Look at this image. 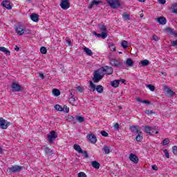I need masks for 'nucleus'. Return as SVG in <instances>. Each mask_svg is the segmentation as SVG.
Here are the masks:
<instances>
[{"instance_id": "nucleus-1", "label": "nucleus", "mask_w": 177, "mask_h": 177, "mask_svg": "<svg viewBox=\"0 0 177 177\" xmlns=\"http://www.w3.org/2000/svg\"><path fill=\"white\" fill-rule=\"evenodd\" d=\"M90 84V91H92L93 92H95V91H97V92L98 93H103V91H104V88H103V86L100 84L99 85H95V84H93V82L92 81L89 82Z\"/></svg>"}, {"instance_id": "nucleus-2", "label": "nucleus", "mask_w": 177, "mask_h": 177, "mask_svg": "<svg viewBox=\"0 0 177 177\" xmlns=\"http://www.w3.org/2000/svg\"><path fill=\"white\" fill-rule=\"evenodd\" d=\"M99 71L100 74H103V75H105L106 74L107 75H111L113 74L114 70H113V68L109 66H105L103 67H101L99 68Z\"/></svg>"}, {"instance_id": "nucleus-3", "label": "nucleus", "mask_w": 177, "mask_h": 177, "mask_svg": "<svg viewBox=\"0 0 177 177\" xmlns=\"http://www.w3.org/2000/svg\"><path fill=\"white\" fill-rule=\"evenodd\" d=\"M107 3L111 9H118L121 6L120 0H107Z\"/></svg>"}, {"instance_id": "nucleus-4", "label": "nucleus", "mask_w": 177, "mask_h": 177, "mask_svg": "<svg viewBox=\"0 0 177 177\" xmlns=\"http://www.w3.org/2000/svg\"><path fill=\"white\" fill-rule=\"evenodd\" d=\"M23 169V167L19 165L12 166L8 167V174H16V172H20Z\"/></svg>"}, {"instance_id": "nucleus-5", "label": "nucleus", "mask_w": 177, "mask_h": 177, "mask_svg": "<svg viewBox=\"0 0 177 177\" xmlns=\"http://www.w3.org/2000/svg\"><path fill=\"white\" fill-rule=\"evenodd\" d=\"M93 75V81L95 83L99 82L104 77L103 73H100L99 69L94 73Z\"/></svg>"}, {"instance_id": "nucleus-6", "label": "nucleus", "mask_w": 177, "mask_h": 177, "mask_svg": "<svg viewBox=\"0 0 177 177\" xmlns=\"http://www.w3.org/2000/svg\"><path fill=\"white\" fill-rule=\"evenodd\" d=\"M49 143H53L55 139L57 138V133L55 131H52L47 136Z\"/></svg>"}, {"instance_id": "nucleus-7", "label": "nucleus", "mask_w": 177, "mask_h": 177, "mask_svg": "<svg viewBox=\"0 0 177 177\" xmlns=\"http://www.w3.org/2000/svg\"><path fill=\"white\" fill-rule=\"evenodd\" d=\"M10 125V122L3 119V118H0V128L1 129H8V127H9Z\"/></svg>"}, {"instance_id": "nucleus-8", "label": "nucleus", "mask_w": 177, "mask_h": 177, "mask_svg": "<svg viewBox=\"0 0 177 177\" xmlns=\"http://www.w3.org/2000/svg\"><path fill=\"white\" fill-rule=\"evenodd\" d=\"M110 64L113 67H121L122 66V62H121V59H111Z\"/></svg>"}, {"instance_id": "nucleus-9", "label": "nucleus", "mask_w": 177, "mask_h": 177, "mask_svg": "<svg viewBox=\"0 0 177 177\" xmlns=\"http://www.w3.org/2000/svg\"><path fill=\"white\" fill-rule=\"evenodd\" d=\"M165 95L168 97H172L174 96H175V92H174V91H172L169 87H168L167 86H165Z\"/></svg>"}, {"instance_id": "nucleus-10", "label": "nucleus", "mask_w": 177, "mask_h": 177, "mask_svg": "<svg viewBox=\"0 0 177 177\" xmlns=\"http://www.w3.org/2000/svg\"><path fill=\"white\" fill-rule=\"evenodd\" d=\"M26 31V28H24L22 25H18L15 28V32L18 35H23L24 32Z\"/></svg>"}, {"instance_id": "nucleus-11", "label": "nucleus", "mask_w": 177, "mask_h": 177, "mask_svg": "<svg viewBox=\"0 0 177 177\" xmlns=\"http://www.w3.org/2000/svg\"><path fill=\"white\" fill-rule=\"evenodd\" d=\"M60 6L64 10H67L70 8V2L68 0H61Z\"/></svg>"}, {"instance_id": "nucleus-12", "label": "nucleus", "mask_w": 177, "mask_h": 177, "mask_svg": "<svg viewBox=\"0 0 177 177\" xmlns=\"http://www.w3.org/2000/svg\"><path fill=\"white\" fill-rule=\"evenodd\" d=\"M11 88L12 92H20L21 91V86L16 82H12Z\"/></svg>"}, {"instance_id": "nucleus-13", "label": "nucleus", "mask_w": 177, "mask_h": 177, "mask_svg": "<svg viewBox=\"0 0 177 177\" xmlns=\"http://www.w3.org/2000/svg\"><path fill=\"white\" fill-rule=\"evenodd\" d=\"M129 158L130 161L134 162V164H138V162H139V158H138V156L136 154L130 153Z\"/></svg>"}, {"instance_id": "nucleus-14", "label": "nucleus", "mask_w": 177, "mask_h": 177, "mask_svg": "<svg viewBox=\"0 0 177 177\" xmlns=\"http://www.w3.org/2000/svg\"><path fill=\"white\" fill-rule=\"evenodd\" d=\"M87 139L91 142V143H93L95 145L96 142H97V139L96 138V136L95 134L91 133L87 136Z\"/></svg>"}, {"instance_id": "nucleus-15", "label": "nucleus", "mask_w": 177, "mask_h": 177, "mask_svg": "<svg viewBox=\"0 0 177 177\" xmlns=\"http://www.w3.org/2000/svg\"><path fill=\"white\" fill-rule=\"evenodd\" d=\"M1 6L3 8H6L8 10H10L12 9V6L10 5V1L8 0L3 1L1 3Z\"/></svg>"}, {"instance_id": "nucleus-16", "label": "nucleus", "mask_w": 177, "mask_h": 177, "mask_svg": "<svg viewBox=\"0 0 177 177\" xmlns=\"http://www.w3.org/2000/svg\"><path fill=\"white\" fill-rule=\"evenodd\" d=\"M41 149L47 156H52V154H53V151L45 145L41 147Z\"/></svg>"}, {"instance_id": "nucleus-17", "label": "nucleus", "mask_w": 177, "mask_h": 177, "mask_svg": "<svg viewBox=\"0 0 177 177\" xmlns=\"http://www.w3.org/2000/svg\"><path fill=\"white\" fill-rule=\"evenodd\" d=\"M156 21L162 26L167 24V19L165 17H160L156 19Z\"/></svg>"}, {"instance_id": "nucleus-18", "label": "nucleus", "mask_w": 177, "mask_h": 177, "mask_svg": "<svg viewBox=\"0 0 177 177\" xmlns=\"http://www.w3.org/2000/svg\"><path fill=\"white\" fill-rule=\"evenodd\" d=\"M153 129H154V128H153L152 127H149V126H146L144 128V131L145 132V133H148V135L151 136V132H154L153 131Z\"/></svg>"}, {"instance_id": "nucleus-19", "label": "nucleus", "mask_w": 177, "mask_h": 177, "mask_svg": "<svg viewBox=\"0 0 177 177\" xmlns=\"http://www.w3.org/2000/svg\"><path fill=\"white\" fill-rule=\"evenodd\" d=\"M30 19L32 21H35V23H37L38 20H39V15L36 13H32L30 15Z\"/></svg>"}, {"instance_id": "nucleus-20", "label": "nucleus", "mask_w": 177, "mask_h": 177, "mask_svg": "<svg viewBox=\"0 0 177 177\" xmlns=\"http://www.w3.org/2000/svg\"><path fill=\"white\" fill-rule=\"evenodd\" d=\"M68 121H69V122H72V124H77V115L75 117L73 115H68Z\"/></svg>"}, {"instance_id": "nucleus-21", "label": "nucleus", "mask_w": 177, "mask_h": 177, "mask_svg": "<svg viewBox=\"0 0 177 177\" xmlns=\"http://www.w3.org/2000/svg\"><path fill=\"white\" fill-rule=\"evenodd\" d=\"M124 64H126L127 67H132L134 64V62L133 60H132V59L128 58L127 61L124 62Z\"/></svg>"}, {"instance_id": "nucleus-22", "label": "nucleus", "mask_w": 177, "mask_h": 177, "mask_svg": "<svg viewBox=\"0 0 177 177\" xmlns=\"http://www.w3.org/2000/svg\"><path fill=\"white\" fill-rule=\"evenodd\" d=\"M166 32H169V34H171V35H174L177 38V32L176 31H174L172 28H167L165 29Z\"/></svg>"}, {"instance_id": "nucleus-23", "label": "nucleus", "mask_w": 177, "mask_h": 177, "mask_svg": "<svg viewBox=\"0 0 177 177\" xmlns=\"http://www.w3.org/2000/svg\"><path fill=\"white\" fill-rule=\"evenodd\" d=\"M100 3H102V1L93 0V1L91 2V3L89 4V6H88V9H92V6H93L94 5H95V6H97V5H100Z\"/></svg>"}, {"instance_id": "nucleus-24", "label": "nucleus", "mask_w": 177, "mask_h": 177, "mask_svg": "<svg viewBox=\"0 0 177 177\" xmlns=\"http://www.w3.org/2000/svg\"><path fill=\"white\" fill-rule=\"evenodd\" d=\"M130 131H131V132H133L134 133H139V132H140V130H139V129H138V126H131L129 127Z\"/></svg>"}, {"instance_id": "nucleus-25", "label": "nucleus", "mask_w": 177, "mask_h": 177, "mask_svg": "<svg viewBox=\"0 0 177 177\" xmlns=\"http://www.w3.org/2000/svg\"><path fill=\"white\" fill-rule=\"evenodd\" d=\"M111 86H113V88H118L119 85H120V80H113L111 82Z\"/></svg>"}, {"instance_id": "nucleus-26", "label": "nucleus", "mask_w": 177, "mask_h": 177, "mask_svg": "<svg viewBox=\"0 0 177 177\" xmlns=\"http://www.w3.org/2000/svg\"><path fill=\"white\" fill-rule=\"evenodd\" d=\"M91 165L93 168H95V169H99L100 168V163L97 161H92Z\"/></svg>"}, {"instance_id": "nucleus-27", "label": "nucleus", "mask_w": 177, "mask_h": 177, "mask_svg": "<svg viewBox=\"0 0 177 177\" xmlns=\"http://www.w3.org/2000/svg\"><path fill=\"white\" fill-rule=\"evenodd\" d=\"M136 140L138 142H142V140H143V133H142V131L138 133Z\"/></svg>"}, {"instance_id": "nucleus-28", "label": "nucleus", "mask_w": 177, "mask_h": 177, "mask_svg": "<svg viewBox=\"0 0 177 177\" xmlns=\"http://www.w3.org/2000/svg\"><path fill=\"white\" fill-rule=\"evenodd\" d=\"M99 30L101 32H107V28L104 25L100 24L98 25Z\"/></svg>"}, {"instance_id": "nucleus-29", "label": "nucleus", "mask_w": 177, "mask_h": 177, "mask_svg": "<svg viewBox=\"0 0 177 177\" xmlns=\"http://www.w3.org/2000/svg\"><path fill=\"white\" fill-rule=\"evenodd\" d=\"M102 151H104V154H110V153H111V151H110V147H109L107 145L104 146L102 148Z\"/></svg>"}, {"instance_id": "nucleus-30", "label": "nucleus", "mask_w": 177, "mask_h": 177, "mask_svg": "<svg viewBox=\"0 0 177 177\" xmlns=\"http://www.w3.org/2000/svg\"><path fill=\"white\" fill-rule=\"evenodd\" d=\"M73 149L74 150H75L76 151H78L79 153H82V149L81 148V146L75 144L73 145Z\"/></svg>"}, {"instance_id": "nucleus-31", "label": "nucleus", "mask_w": 177, "mask_h": 177, "mask_svg": "<svg viewBox=\"0 0 177 177\" xmlns=\"http://www.w3.org/2000/svg\"><path fill=\"white\" fill-rule=\"evenodd\" d=\"M108 34L107 32H102L101 34H97V37L98 38H102V39H106V37H107Z\"/></svg>"}, {"instance_id": "nucleus-32", "label": "nucleus", "mask_w": 177, "mask_h": 177, "mask_svg": "<svg viewBox=\"0 0 177 177\" xmlns=\"http://www.w3.org/2000/svg\"><path fill=\"white\" fill-rule=\"evenodd\" d=\"M53 95H54V96H56L57 97V96H60V90L57 88L53 89Z\"/></svg>"}, {"instance_id": "nucleus-33", "label": "nucleus", "mask_w": 177, "mask_h": 177, "mask_svg": "<svg viewBox=\"0 0 177 177\" xmlns=\"http://www.w3.org/2000/svg\"><path fill=\"white\" fill-rule=\"evenodd\" d=\"M84 50L86 53V55H88V56H92V55H93L92 50L86 47L84 48Z\"/></svg>"}, {"instance_id": "nucleus-34", "label": "nucleus", "mask_w": 177, "mask_h": 177, "mask_svg": "<svg viewBox=\"0 0 177 177\" xmlns=\"http://www.w3.org/2000/svg\"><path fill=\"white\" fill-rule=\"evenodd\" d=\"M84 122L85 121V118L80 115H76V122Z\"/></svg>"}, {"instance_id": "nucleus-35", "label": "nucleus", "mask_w": 177, "mask_h": 177, "mask_svg": "<svg viewBox=\"0 0 177 177\" xmlns=\"http://www.w3.org/2000/svg\"><path fill=\"white\" fill-rule=\"evenodd\" d=\"M171 9L172 10V13H175L176 15H177V3H175L174 4H173L171 6Z\"/></svg>"}, {"instance_id": "nucleus-36", "label": "nucleus", "mask_w": 177, "mask_h": 177, "mask_svg": "<svg viewBox=\"0 0 177 177\" xmlns=\"http://www.w3.org/2000/svg\"><path fill=\"white\" fill-rule=\"evenodd\" d=\"M137 102H139L140 103H145V104H150V101L149 100H142L140 97H136Z\"/></svg>"}, {"instance_id": "nucleus-37", "label": "nucleus", "mask_w": 177, "mask_h": 177, "mask_svg": "<svg viewBox=\"0 0 177 177\" xmlns=\"http://www.w3.org/2000/svg\"><path fill=\"white\" fill-rule=\"evenodd\" d=\"M0 50L1 52H3L4 53H6V55H10V51H9V50H8L5 47H0Z\"/></svg>"}, {"instance_id": "nucleus-38", "label": "nucleus", "mask_w": 177, "mask_h": 177, "mask_svg": "<svg viewBox=\"0 0 177 177\" xmlns=\"http://www.w3.org/2000/svg\"><path fill=\"white\" fill-rule=\"evenodd\" d=\"M71 97L69 98V103L71 104H74L75 103V97L73 95V93H71Z\"/></svg>"}, {"instance_id": "nucleus-39", "label": "nucleus", "mask_w": 177, "mask_h": 177, "mask_svg": "<svg viewBox=\"0 0 177 177\" xmlns=\"http://www.w3.org/2000/svg\"><path fill=\"white\" fill-rule=\"evenodd\" d=\"M140 63L142 67H146V66H149V62L147 59H145V60H142Z\"/></svg>"}, {"instance_id": "nucleus-40", "label": "nucleus", "mask_w": 177, "mask_h": 177, "mask_svg": "<svg viewBox=\"0 0 177 177\" xmlns=\"http://www.w3.org/2000/svg\"><path fill=\"white\" fill-rule=\"evenodd\" d=\"M122 17L123 19H124V20H131V16L129 15V14H127V12H124L122 15Z\"/></svg>"}, {"instance_id": "nucleus-41", "label": "nucleus", "mask_w": 177, "mask_h": 177, "mask_svg": "<svg viewBox=\"0 0 177 177\" xmlns=\"http://www.w3.org/2000/svg\"><path fill=\"white\" fill-rule=\"evenodd\" d=\"M40 52L41 53H42V55H46L47 52H48V49L46 48V47L42 46L40 48Z\"/></svg>"}, {"instance_id": "nucleus-42", "label": "nucleus", "mask_w": 177, "mask_h": 177, "mask_svg": "<svg viewBox=\"0 0 177 177\" xmlns=\"http://www.w3.org/2000/svg\"><path fill=\"white\" fill-rule=\"evenodd\" d=\"M54 109L57 110V111H63V107L59 104L55 105Z\"/></svg>"}, {"instance_id": "nucleus-43", "label": "nucleus", "mask_w": 177, "mask_h": 177, "mask_svg": "<svg viewBox=\"0 0 177 177\" xmlns=\"http://www.w3.org/2000/svg\"><path fill=\"white\" fill-rule=\"evenodd\" d=\"M147 88H149L151 91V92H154L156 91V87L153 84H146Z\"/></svg>"}, {"instance_id": "nucleus-44", "label": "nucleus", "mask_w": 177, "mask_h": 177, "mask_svg": "<svg viewBox=\"0 0 177 177\" xmlns=\"http://www.w3.org/2000/svg\"><path fill=\"white\" fill-rule=\"evenodd\" d=\"M62 111L64 113H69L70 112V108L67 106V105H64L62 108Z\"/></svg>"}, {"instance_id": "nucleus-45", "label": "nucleus", "mask_w": 177, "mask_h": 177, "mask_svg": "<svg viewBox=\"0 0 177 177\" xmlns=\"http://www.w3.org/2000/svg\"><path fill=\"white\" fill-rule=\"evenodd\" d=\"M121 45L124 49H127V48H128V41L124 40L122 41Z\"/></svg>"}, {"instance_id": "nucleus-46", "label": "nucleus", "mask_w": 177, "mask_h": 177, "mask_svg": "<svg viewBox=\"0 0 177 177\" xmlns=\"http://www.w3.org/2000/svg\"><path fill=\"white\" fill-rule=\"evenodd\" d=\"M109 48L112 52H115V46L113 43L109 44Z\"/></svg>"}, {"instance_id": "nucleus-47", "label": "nucleus", "mask_w": 177, "mask_h": 177, "mask_svg": "<svg viewBox=\"0 0 177 177\" xmlns=\"http://www.w3.org/2000/svg\"><path fill=\"white\" fill-rule=\"evenodd\" d=\"M167 145H169V138H165L162 141V145L163 146H167Z\"/></svg>"}, {"instance_id": "nucleus-48", "label": "nucleus", "mask_w": 177, "mask_h": 177, "mask_svg": "<svg viewBox=\"0 0 177 177\" xmlns=\"http://www.w3.org/2000/svg\"><path fill=\"white\" fill-rule=\"evenodd\" d=\"M80 153L83 154L85 158H88L89 157V154H88V152L86 151H82V152H80Z\"/></svg>"}, {"instance_id": "nucleus-49", "label": "nucleus", "mask_w": 177, "mask_h": 177, "mask_svg": "<svg viewBox=\"0 0 177 177\" xmlns=\"http://www.w3.org/2000/svg\"><path fill=\"white\" fill-rule=\"evenodd\" d=\"M101 135L102 136H104L105 138H107V136H109V133H107V131H102Z\"/></svg>"}, {"instance_id": "nucleus-50", "label": "nucleus", "mask_w": 177, "mask_h": 177, "mask_svg": "<svg viewBox=\"0 0 177 177\" xmlns=\"http://www.w3.org/2000/svg\"><path fill=\"white\" fill-rule=\"evenodd\" d=\"M145 114H147L148 115H151V114H154V112L151 110H146Z\"/></svg>"}, {"instance_id": "nucleus-51", "label": "nucleus", "mask_w": 177, "mask_h": 177, "mask_svg": "<svg viewBox=\"0 0 177 177\" xmlns=\"http://www.w3.org/2000/svg\"><path fill=\"white\" fill-rule=\"evenodd\" d=\"M163 152L165 154L166 158H169V153L168 152V150L164 149Z\"/></svg>"}, {"instance_id": "nucleus-52", "label": "nucleus", "mask_w": 177, "mask_h": 177, "mask_svg": "<svg viewBox=\"0 0 177 177\" xmlns=\"http://www.w3.org/2000/svg\"><path fill=\"white\" fill-rule=\"evenodd\" d=\"M78 177H87V176H86V174L85 173H84V172H80V173L78 174Z\"/></svg>"}, {"instance_id": "nucleus-53", "label": "nucleus", "mask_w": 177, "mask_h": 177, "mask_svg": "<svg viewBox=\"0 0 177 177\" xmlns=\"http://www.w3.org/2000/svg\"><path fill=\"white\" fill-rule=\"evenodd\" d=\"M174 154H177V146H174L172 147Z\"/></svg>"}, {"instance_id": "nucleus-54", "label": "nucleus", "mask_w": 177, "mask_h": 177, "mask_svg": "<svg viewBox=\"0 0 177 177\" xmlns=\"http://www.w3.org/2000/svg\"><path fill=\"white\" fill-rule=\"evenodd\" d=\"M152 39L153 41H158L160 39L158 38V37H157V35H153V37H152Z\"/></svg>"}, {"instance_id": "nucleus-55", "label": "nucleus", "mask_w": 177, "mask_h": 177, "mask_svg": "<svg viewBox=\"0 0 177 177\" xmlns=\"http://www.w3.org/2000/svg\"><path fill=\"white\" fill-rule=\"evenodd\" d=\"M152 169H153V171H158V167H157V165H152Z\"/></svg>"}, {"instance_id": "nucleus-56", "label": "nucleus", "mask_w": 177, "mask_h": 177, "mask_svg": "<svg viewBox=\"0 0 177 177\" xmlns=\"http://www.w3.org/2000/svg\"><path fill=\"white\" fill-rule=\"evenodd\" d=\"M77 89L79 92H81V93L84 92V89H82V87L80 86L77 87Z\"/></svg>"}, {"instance_id": "nucleus-57", "label": "nucleus", "mask_w": 177, "mask_h": 177, "mask_svg": "<svg viewBox=\"0 0 177 177\" xmlns=\"http://www.w3.org/2000/svg\"><path fill=\"white\" fill-rule=\"evenodd\" d=\"M114 129H120V124L118 123H116L115 125H114Z\"/></svg>"}, {"instance_id": "nucleus-58", "label": "nucleus", "mask_w": 177, "mask_h": 177, "mask_svg": "<svg viewBox=\"0 0 177 177\" xmlns=\"http://www.w3.org/2000/svg\"><path fill=\"white\" fill-rule=\"evenodd\" d=\"M158 2L162 5H164L167 2V0H158Z\"/></svg>"}, {"instance_id": "nucleus-59", "label": "nucleus", "mask_w": 177, "mask_h": 177, "mask_svg": "<svg viewBox=\"0 0 177 177\" xmlns=\"http://www.w3.org/2000/svg\"><path fill=\"white\" fill-rule=\"evenodd\" d=\"M39 77L41 78V80H44L45 78V75L42 73H39Z\"/></svg>"}, {"instance_id": "nucleus-60", "label": "nucleus", "mask_w": 177, "mask_h": 177, "mask_svg": "<svg viewBox=\"0 0 177 177\" xmlns=\"http://www.w3.org/2000/svg\"><path fill=\"white\" fill-rule=\"evenodd\" d=\"M172 45L173 46H177V39L173 41Z\"/></svg>"}, {"instance_id": "nucleus-61", "label": "nucleus", "mask_w": 177, "mask_h": 177, "mask_svg": "<svg viewBox=\"0 0 177 177\" xmlns=\"http://www.w3.org/2000/svg\"><path fill=\"white\" fill-rule=\"evenodd\" d=\"M24 34H31V31L28 30H26V28H25Z\"/></svg>"}, {"instance_id": "nucleus-62", "label": "nucleus", "mask_w": 177, "mask_h": 177, "mask_svg": "<svg viewBox=\"0 0 177 177\" xmlns=\"http://www.w3.org/2000/svg\"><path fill=\"white\" fill-rule=\"evenodd\" d=\"M122 82V84H125L126 81L124 79L119 80V83Z\"/></svg>"}, {"instance_id": "nucleus-63", "label": "nucleus", "mask_w": 177, "mask_h": 177, "mask_svg": "<svg viewBox=\"0 0 177 177\" xmlns=\"http://www.w3.org/2000/svg\"><path fill=\"white\" fill-rule=\"evenodd\" d=\"M15 50H16L17 52H19V50H20V48H19V46H15Z\"/></svg>"}, {"instance_id": "nucleus-64", "label": "nucleus", "mask_w": 177, "mask_h": 177, "mask_svg": "<svg viewBox=\"0 0 177 177\" xmlns=\"http://www.w3.org/2000/svg\"><path fill=\"white\" fill-rule=\"evenodd\" d=\"M66 42L68 43V46H71V40H66Z\"/></svg>"}]
</instances>
